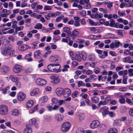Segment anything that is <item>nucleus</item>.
<instances>
[{
	"label": "nucleus",
	"instance_id": "nucleus-1",
	"mask_svg": "<svg viewBox=\"0 0 133 133\" xmlns=\"http://www.w3.org/2000/svg\"><path fill=\"white\" fill-rule=\"evenodd\" d=\"M12 46L10 44H8L7 46L2 49L1 53L4 56H10L15 54V51L14 50H12Z\"/></svg>",
	"mask_w": 133,
	"mask_h": 133
},
{
	"label": "nucleus",
	"instance_id": "nucleus-2",
	"mask_svg": "<svg viewBox=\"0 0 133 133\" xmlns=\"http://www.w3.org/2000/svg\"><path fill=\"white\" fill-rule=\"evenodd\" d=\"M70 127V124L68 122H65L61 126V129L62 132H66L69 130Z\"/></svg>",
	"mask_w": 133,
	"mask_h": 133
},
{
	"label": "nucleus",
	"instance_id": "nucleus-3",
	"mask_svg": "<svg viewBox=\"0 0 133 133\" xmlns=\"http://www.w3.org/2000/svg\"><path fill=\"white\" fill-rule=\"evenodd\" d=\"M8 109L7 107L4 105H0V114L2 115H5L7 114Z\"/></svg>",
	"mask_w": 133,
	"mask_h": 133
},
{
	"label": "nucleus",
	"instance_id": "nucleus-4",
	"mask_svg": "<svg viewBox=\"0 0 133 133\" xmlns=\"http://www.w3.org/2000/svg\"><path fill=\"white\" fill-rule=\"evenodd\" d=\"M49 61L52 63H58L60 61V58L56 55H52L49 58Z\"/></svg>",
	"mask_w": 133,
	"mask_h": 133
},
{
	"label": "nucleus",
	"instance_id": "nucleus-5",
	"mask_svg": "<svg viewBox=\"0 0 133 133\" xmlns=\"http://www.w3.org/2000/svg\"><path fill=\"white\" fill-rule=\"evenodd\" d=\"M63 96L66 98L69 96L71 94V91L70 90L67 88H65L63 89Z\"/></svg>",
	"mask_w": 133,
	"mask_h": 133
},
{
	"label": "nucleus",
	"instance_id": "nucleus-6",
	"mask_svg": "<svg viewBox=\"0 0 133 133\" xmlns=\"http://www.w3.org/2000/svg\"><path fill=\"white\" fill-rule=\"evenodd\" d=\"M22 69V67L19 64H16L13 67V71L15 73H19L21 72Z\"/></svg>",
	"mask_w": 133,
	"mask_h": 133
},
{
	"label": "nucleus",
	"instance_id": "nucleus-7",
	"mask_svg": "<svg viewBox=\"0 0 133 133\" xmlns=\"http://www.w3.org/2000/svg\"><path fill=\"white\" fill-rule=\"evenodd\" d=\"M99 122L97 120L93 121L90 124V128L92 129H94L97 128L99 124Z\"/></svg>",
	"mask_w": 133,
	"mask_h": 133
},
{
	"label": "nucleus",
	"instance_id": "nucleus-8",
	"mask_svg": "<svg viewBox=\"0 0 133 133\" xmlns=\"http://www.w3.org/2000/svg\"><path fill=\"white\" fill-rule=\"evenodd\" d=\"M79 34L78 32L74 30L71 32L69 36L72 38V40H74L75 39L76 37L78 36Z\"/></svg>",
	"mask_w": 133,
	"mask_h": 133
},
{
	"label": "nucleus",
	"instance_id": "nucleus-9",
	"mask_svg": "<svg viewBox=\"0 0 133 133\" xmlns=\"http://www.w3.org/2000/svg\"><path fill=\"white\" fill-rule=\"evenodd\" d=\"M26 95L23 92H21L17 95V99L20 101H23L26 97Z\"/></svg>",
	"mask_w": 133,
	"mask_h": 133
},
{
	"label": "nucleus",
	"instance_id": "nucleus-10",
	"mask_svg": "<svg viewBox=\"0 0 133 133\" xmlns=\"http://www.w3.org/2000/svg\"><path fill=\"white\" fill-rule=\"evenodd\" d=\"M36 82L38 85L42 86L45 85L46 83V81L44 79L38 78L36 80Z\"/></svg>",
	"mask_w": 133,
	"mask_h": 133
},
{
	"label": "nucleus",
	"instance_id": "nucleus-11",
	"mask_svg": "<svg viewBox=\"0 0 133 133\" xmlns=\"http://www.w3.org/2000/svg\"><path fill=\"white\" fill-rule=\"evenodd\" d=\"M29 48V46L28 44H23L19 45L18 46V50L21 51L25 50Z\"/></svg>",
	"mask_w": 133,
	"mask_h": 133
},
{
	"label": "nucleus",
	"instance_id": "nucleus-12",
	"mask_svg": "<svg viewBox=\"0 0 133 133\" xmlns=\"http://www.w3.org/2000/svg\"><path fill=\"white\" fill-rule=\"evenodd\" d=\"M34 57L36 58L39 59L41 58L42 55L40 51L39 50H36L34 52Z\"/></svg>",
	"mask_w": 133,
	"mask_h": 133
},
{
	"label": "nucleus",
	"instance_id": "nucleus-13",
	"mask_svg": "<svg viewBox=\"0 0 133 133\" xmlns=\"http://www.w3.org/2000/svg\"><path fill=\"white\" fill-rule=\"evenodd\" d=\"M103 16V14L102 13H99L96 12L95 14H92L91 16L92 18L96 19H98L102 18Z\"/></svg>",
	"mask_w": 133,
	"mask_h": 133
},
{
	"label": "nucleus",
	"instance_id": "nucleus-14",
	"mask_svg": "<svg viewBox=\"0 0 133 133\" xmlns=\"http://www.w3.org/2000/svg\"><path fill=\"white\" fill-rule=\"evenodd\" d=\"M26 127L23 130L24 133H31L32 129L30 128V126L28 124L26 125Z\"/></svg>",
	"mask_w": 133,
	"mask_h": 133
},
{
	"label": "nucleus",
	"instance_id": "nucleus-15",
	"mask_svg": "<svg viewBox=\"0 0 133 133\" xmlns=\"http://www.w3.org/2000/svg\"><path fill=\"white\" fill-rule=\"evenodd\" d=\"M60 67V65L58 63L53 64L52 72H58L59 71V70Z\"/></svg>",
	"mask_w": 133,
	"mask_h": 133
},
{
	"label": "nucleus",
	"instance_id": "nucleus-16",
	"mask_svg": "<svg viewBox=\"0 0 133 133\" xmlns=\"http://www.w3.org/2000/svg\"><path fill=\"white\" fill-rule=\"evenodd\" d=\"M123 61L124 62L129 63H133V60L131 59V57L130 56H127L124 58H123Z\"/></svg>",
	"mask_w": 133,
	"mask_h": 133
},
{
	"label": "nucleus",
	"instance_id": "nucleus-17",
	"mask_svg": "<svg viewBox=\"0 0 133 133\" xmlns=\"http://www.w3.org/2000/svg\"><path fill=\"white\" fill-rule=\"evenodd\" d=\"M10 70L9 67L7 66H3L1 71L4 73H6L9 71Z\"/></svg>",
	"mask_w": 133,
	"mask_h": 133
},
{
	"label": "nucleus",
	"instance_id": "nucleus-18",
	"mask_svg": "<svg viewBox=\"0 0 133 133\" xmlns=\"http://www.w3.org/2000/svg\"><path fill=\"white\" fill-rule=\"evenodd\" d=\"M87 58L89 61H94L95 58V55L92 54H91L89 55Z\"/></svg>",
	"mask_w": 133,
	"mask_h": 133
},
{
	"label": "nucleus",
	"instance_id": "nucleus-19",
	"mask_svg": "<svg viewBox=\"0 0 133 133\" xmlns=\"http://www.w3.org/2000/svg\"><path fill=\"white\" fill-rule=\"evenodd\" d=\"M56 94L58 96H61L62 94L63 93V89L61 88H57L55 91Z\"/></svg>",
	"mask_w": 133,
	"mask_h": 133
},
{
	"label": "nucleus",
	"instance_id": "nucleus-20",
	"mask_svg": "<svg viewBox=\"0 0 133 133\" xmlns=\"http://www.w3.org/2000/svg\"><path fill=\"white\" fill-rule=\"evenodd\" d=\"M36 122V119L35 118H33L29 120V126H31L34 125Z\"/></svg>",
	"mask_w": 133,
	"mask_h": 133
},
{
	"label": "nucleus",
	"instance_id": "nucleus-21",
	"mask_svg": "<svg viewBox=\"0 0 133 133\" xmlns=\"http://www.w3.org/2000/svg\"><path fill=\"white\" fill-rule=\"evenodd\" d=\"M74 57L75 59H76L78 61H80L81 60V54L79 52H78L76 53Z\"/></svg>",
	"mask_w": 133,
	"mask_h": 133
},
{
	"label": "nucleus",
	"instance_id": "nucleus-22",
	"mask_svg": "<svg viewBox=\"0 0 133 133\" xmlns=\"http://www.w3.org/2000/svg\"><path fill=\"white\" fill-rule=\"evenodd\" d=\"M91 100L93 103H96L99 101V98L96 96H93L91 98Z\"/></svg>",
	"mask_w": 133,
	"mask_h": 133
},
{
	"label": "nucleus",
	"instance_id": "nucleus-23",
	"mask_svg": "<svg viewBox=\"0 0 133 133\" xmlns=\"http://www.w3.org/2000/svg\"><path fill=\"white\" fill-rule=\"evenodd\" d=\"M34 102L33 100H30L28 101L27 102L26 107L27 108H30L33 105Z\"/></svg>",
	"mask_w": 133,
	"mask_h": 133
},
{
	"label": "nucleus",
	"instance_id": "nucleus-24",
	"mask_svg": "<svg viewBox=\"0 0 133 133\" xmlns=\"http://www.w3.org/2000/svg\"><path fill=\"white\" fill-rule=\"evenodd\" d=\"M19 114V111L17 109L12 110L11 111V114L15 116H17Z\"/></svg>",
	"mask_w": 133,
	"mask_h": 133
},
{
	"label": "nucleus",
	"instance_id": "nucleus-25",
	"mask_svg": "<svg viewBox=\"0 0 133 133\" xmlns=\"http://www.w3.org/2000/svg\"><path fill=\"white\" fill-rule=\"evenodd\" d=\"M39 92V89L38 88H36L32 91H31L30 93V95L31 96L36 95Z\"/></svg>",
	"mask_w": 133,
	"mask_h": 133
},
{
	"label": "nucleus",
	"instance_id": "nucleus-26",
	"mask_svg": "<svg viewBox=\"0 0 133 133\" xmlns=\"http://www.w3.org/2000/svg\"><path fill=\"white\" fill-rule=\"evenodd\" d=\"M117 130L115 128H110L108 131V133H117Z\"/></svg>",
	"mask_w": 133,
	"mask_h": 133
},
{
	"label": "nucleus",
	"instance_id": "nucleus-27",
	"mask_svg": "<svg viewBox=\"0 0 133 133\" xmlns=\"http://www.w3.org/2000/svg\"><path fill=\"white\" fill-rule=\"evenodd\" d=\"M12 28H13L15 29L17 26V25L16 24L18 22L14 19H13L12 20Z\"/></svg>",
	"mask_w": 133,
	"mask_h": 133
},
{
	"label": "nucleus",
	"instance_id": "nucleus-28",
	"mask_svg": "<svg viewBox=\"0 0 133 133\" xmlns=\"http://www.w3.org/2000/svg\"><path fill=\"white\" fill-rule=\"evenodd\" d=\"M63 31L68 34H70L71 33L70 29L68 27H65L63 28Z\"/></svg>",
	"mask_w": 133,
	"mask_h": 133
},
{
	"label": "nucleus",
	"instance_id": "nucleus-29",
	"mask_svg": "<svg viewBox=\"0 0 133 133\" xmlns=\"http://www.w3.org/2000/svg\"><path fill=\"white\" fill-rule=\"evenodd\" d=\"M42 25L40 23L36 24L34 26V28L35 29H39L42 28Z\"/></svg>",
	"mask_w": 133,
	"mask_h": 133
},
{
	"label": "nucleus",
	"instance_id": "nucleus-30",
	"mask_svg": "<svg viewBox=\"0 0 133 133\" xmlns=\"http://www.w3.org/2000/svg\"><path fill=\"white\" fill-rule=\"evenodd\" d=\"M119 97L120 98L119 99V102L122 104H124L125 102V100L124 98L122 96L120 95Z\"/></svg>",
	"mask_w": 133,
	"mask_h": 133
},
{
	"label": "nucleus",
	"instance_id": "nucleus-31",
	"mask_svg": "<svg viewBox=\"0 0 133 133\" xmlns=\"http://www.w3.org/2000/svg\"><path fill=\"white\" fill-rule=\"evenodd\" d=\"M81 56L82 59L83 60H85L87 56L86 53L84 52H82L81 53Z\"/></svg>",
	"mask_w": 133,
	"mask_h": 133
},
{
	"label": "nucleus",
	"instance_id": "nucleus-32",
	"mask_svg": "<svg viewBox=\"0 0 133 133\" xmlns=\"http://www.w3.org/2000/svg\"><path fill=\"white\" fill-rule=\"evenodd\" d=\"M106 127L105 124H102L98 128L99 130L101 131H102L106 129Z\"/></svg>",
	"mask_w": 133,
	"mask_h": 133
},
{
	"label": "nucleus",
	"instance_id": "nucleus-33",
	"mask_svg": "<svg viewBox=\"0 0 133 133\" xmlns=\"http://www.w3.org/2000/svg\"><path fill=\"white\" fill-rule=\"evenodd\" d=\"M89 2V0H80L79 1V3L81 5H84L85 3H88Z\"/></svg>",
	"mask_w": 133,
	"mask_h": 133
},
{
	"label": "nucleus",
	"instance_id": "nucleus-34",
	"mask_svg": "<svg viewBox=\"0 0 133 133\" xmlns=\"http://www.w3.org/2000/svg\"><path fill=\"white\" fill-rule=\"evenodd\" d=\"M110 23L109 24V26L111 27H113L115 23V20L113 19H111L110 20Z\"/></svg>",
	"mask_w": 133,
	"mask_h": 133
},
{
	"label": "nucleus",
	"instance_id": "nucleus-35",
	"mask_svg": "<svg viewBox=\"0 0 133 133\" xmlns=\"http://www.w3.org/2000/svg\"><path fill=\"white\" fill-rule=\"evenodd\" d=\"M128 75L129 77L133 76V69H130L128 71Z\"/></svg>",
	"mask_w": 133,
	"mask_h": 133
},
{
	"label": "nucleus",
	"instance_id": "nucleus-36",
	"mask_svg": "<svg viewBox=\"0 0 133 133\" xmlns=\"http://www.w3.org/2000/svg\"><path fill=\"white\" fill-rule=\"evenodd\" d=\"M77 83V86L78 87H80L82 86L83 87L85 86V83L82 81H80L78 82Z\"/></svg>",
	"mask_w": 133,
	"mask_h": 133
},
{
	"label": "nucleus",
	"instance_id": "nucleus-37",
	"mask_svg": "<svg viewBox=\"0 0 133 133\" xmlns=\"http://www.w3.org/2000/svg\"><path fill=\"white\" fill-rule=\"evenodd\" d=\"M9 89V88L8 86L6 87L5 88H3L2 90L3 91L2 92V93L4 94H5L6 93L7 91Z\"/></svg>",
	"mask_w": 133,
	"mask_h": 133
},
{
	"label": "nucleus",
	"instance_id": "nucleus-38",
	"mask_svg": "<svg viewBox=\"0 0 133 133\" xmlns=\"http://www.w3.org/2000/svg\"><path fill=\"white\" fill-rule=\"evenodd\" d=\"M41 100L43 103L47 102L48 100V98L46 96H43L41 98Z\"/></svg>",
	"mask_w": 133,
	"mask_h": 133
},
{
	"label": "nucleus",
	"instance_id": "nucleus-39",
	"mask_svg": "<svg viewBox=\"0 0 133 133\" xmlns=\"http://www.w3.org/2000/svg\"><path fill=\"white\" fill-rule=\"evenodd\" d=\"M52 9V6L46 5L44 6V11L51 10Z\"/></svg>",
	"mask_w": 133,
	"mask_h": 133
},
{
	"label": "nucleus",
	"instance_id": "nucleus-40",
	"mask_svg": "<svg viewBox=\"0 0 133 133\" xmlns=\"http://www.w3.org/2000/svg\"><path fill=\"white\" fill-rule=\"evenodd\" d=\"M53 67V64H50L48 65L47 68L50 71L52 72Z\"/></svg>",
	"mask_w": 133,
	"mask_h": 133
},
{
	"label": "nucleus",
	"instance_id": "nucleus-41",
	"mask_svg": "<svg viewBox=\"0 0 133 133\" xmlns=\"http://www.w3.org/2000/svg\"><path fill=\"white\" fill-rule=\"evenodd\" d=\"M76 42L77 43L83 44L85 42V40L81 38H78L76 39Z\"/></svg>",
	"mask_w": 133,
	"mask_h": 133
},
{
	"label": "nucleus",
	"instance_id": "nucleus-42",
	"mask_svg": "<svg viewBox=\"0 0 133 133\" xmlns=\"http://www.w3.org/2000/svg\"><path fill=\"white\" fill-rule=\"evenodd\" d=\"M23 28L24 26H20L18 27L17 26L16 28H15V31L16 32H17L18 31L21 30L23 29Z\"/></svg>",
	"mask_w": 133,
	"mask_h": 133
},
{
	"label": "nucleus",
	"instance_id": "nucleus-43",
	"mask_svg": "<svg viewBox=\"0 0 133 133\" xmlns=\"http://www.w3.org/2000/svg\"><path fill=\"white\" fill-rule=\"evenodd\" d=\"M69 68V65H66L64 66L63 68L62 69V71L63 72L67 71H68V69Z\"/></svg>",
	"mask_w": 133,
	"mask_h": 133
},
{
	"label": "nucleus",
	"instance_id": "nucleus-44",
	"mask_svg": "<svg viewBox=\"0 0 133 133\" xmlns=\"http://www.w3.org/2000/svg\"><path fill=\"white\" fill-rule=\"evenodd\" d=\"M126 102L129 104L130 105H133V101H131V99L129 98H127Z\"/></svg>",
	"mask_w": 133,
	"mask_h": 133
},
{
	"label": "nucleus",
	"instance_id": "nucleus-45",
	"mask_svg": "<svg viewBox=\"0 0 133 133\" xmlns=\"http://www.w3.org/2000/svg\"><path fill=\"white\" fill-rule=\"evenodd\" d=\"M12 81L13 82H16L18 81L17 77L16 76H11L10 77Z\"/></svg>",
	"mask_w": 133,
	"mask_h": 133
},
{
	"label": "nucleus",
	"instance_id": "nucleus-46",
	"mask_svg": "<svg viewBox=\"0 0 133 133\" xmlns=\"http://www.w3.org/2000/svg\"><path fill=\"white\" fill-rule=\"evenodd\" d=\"M88 2V3H85L84 5V8L85 9H88L90 8L91 7V5Z\"/></svg>",
	"mask_w": 133,
	"mask_h": 133
},
{
	"label": "nucleus",
	"instance_id": "nucleus-47",
	"mask_svg": "<svg viewBox=\"0 0 133 133\" xmlns=\"http://www.w3.org/2000/svg\"><path fill=\"white\" fill-rule=\"evenodd\" d=\"M78 94V92L77 91H74L72 93V96L73 98L77 97V95Z\"/></svg>",
	"mask_w": 133,
	"mask_h": 133
},
{
	"label": "nucleus",
	"instance_id": "nucleus-48",
	"mask_svg": "<svg viewBox=\"0 0 133 133\" xmlns=\"http://www.w3.org/2000/svg\"><path fill=\"white\" fill-rule=\"evenodd\" d=\"M37 105H36L34 108L30 110L29 112V113H32L34 112L36 110L37 108Z\"/></svg>",
	"mask_w": 133,
	"mask_h": 133
},
{
	"label": "nucleus",
	"instance_id": "nucleus-49",
	"mask_svg": "<svg viewBox=\"0 0 133 133\" xmlns=\"http://www.w3.org/2000/svg\"><path fill=\"white\" fill-rule=\"evenodd\" d=\"M63 118V116L61 115H58L56 116V119L57 120L59 121H62Z\"/></svg>",
	"mask_w": 133,
	"mask_h": 133
},
{
	"label": "nucleus",
	"instance_id": "nucleus-50",
	"mask_svg": "<svg viewBox=\"0 0 133 133\" xmlns=\"http://www.w3.org/2000/svg\"><path fill=\"white\" fill-rule=\"evenodd\" d=\"M38 42L35 41L33 42L32 44V49H35L37 46Z\"/></svg>",
	"mask_w": 133,
	"mask_h": 133
},
{
	"label": "nucleus",
	"instance_id": "nucleus-51",
	"mask_svg": "<svg viewBox=\"0 0 133 133\" xmlns=\"http://www.w3.org/2000/svg\"><path fill=\"white\" fill-rule=\"evenodd\" d=\"M84 115L83 114H80L79 115V118L81 121L84 119Z\"/></svg>",
	"mask_w": 133,
	"mask_h": 133
},
{
	"label": "nucleus",
	"instance_id": "nucleus-52",
	"mask_svg": "<svg viewBox=\"0 0 133 133\" xmlns=\"http://www.w3.org/2000/svg\"><path fill=\"white\" fill-rule=\"evenodd\" d=\"M91 80L93 81H95L97 78V76L95 75H92L90 76Z\"/></svg>",
	"mask_w": 133,
	"mask_h": 133
},
{
	"label": "nucleus",
	"instance_id": "nucleus-53",
	"mask_svg": "<svg viewBox=\"0 0 133 133\" xmlns=\"http://www.w3.org/2000/svg\"><path fill=\"white\" fill-rule=\"evenodd\" d=\"M69 54L70 57H71L72 59V60H74L75 58L74 57H73L74 56V53L72 51H70L69 52Z\"/></svg>",
	"mask_w": 133,
	"mask_h": 133
},
{
	"label": "nucleus",
	"instance_id": "nucleus-54",
	"mask_svg": "<svg viewBox=\"0 0 133 133\" xmlns=\"http://www.w3.org/2000/svg\"><path fill=\"white\" fill-rule=\"evenodd\" d=\"M89 24L92 25L96 26L97 25V24L95 22H94L93 21L91 20H89Z\"/></svg>",
	"mask_w": 133,
	"mask_h": 133
},
{
	"label": "nucleus",
	"instance_id": "nucleus-55",
	"mask_svg": "<svg viewBox=\"0 0 133 133\" xmlns=\"http://www.w3.org/2000/svg\"><path fill=\"white\" fill-rule=\"evenodd\" d=\"M58 77V75H54L50 76V78L52 79L55 80V79H57Z\"/></svg>",
	"mask_w": 133,
	"mask_h": 133
},
{
	"label": "nucleus",
	"instance_id": "nucleus-56",
	"mask_svg": "<svg viewBox=\"0 0 133 133\" xmlns=\"http://www.w3.org/2000/svg\"><path fill=\"white\" fill-rule=\"evenodd\" d=\"M123 30H116V32L119 35H121L122 36H123Z\"/></svg>",
	"mask_w": 133,
	"mask_h": 133
},
{
	"label": "nucleus",
	"instance_id": "nucleus-57",
	"mask_svg": "<svg viewBox=\"0 0 133 133\" xmlns=\"http://www.w3.org/2000/svg\"><path fill=\"white\" fill-rule=\"evenodd\" d=\"M108 2L107 5V7L109 8H110L112 6V2L109 1H108Z\"/></svg>",
	"mask_w": 133,
	"mask_h": 133
},
{
	"label": "nucleus",
	"instance_id": "nucleus-58",
	"mask_svg": "<svg viewBox=\"0 0 133 133\" xmlns=\"http://www.w3.org/2000/svg\"><path fill=\"white\" fill-rule=\"evenodd\" d=\"M114 44L115 48H118L121 44V43L119 41L115 42Z\"/></svg>",
	"mask_w": 133,
	"mask_h": 133
},
{
	"label": "nucleus",
	"instance_id": "nucleus-59",
	"mask_svg": "<svg viewBox=\"0 0 133 133\" xmlns=\"http://www.w3.org/2000/svg\"><path fill=\"white\" fill-rule=\"evenodd\" d=\"M74 25L76 27L79 26L80 25L79 21H75L74 23Z\"/></svg>",
	"mask_w": 133,
	"mask_h": 133
},
{
	"label": "nucleus",
	"instance_id": "nucleus-60",
	"mask_svg": "<svg viewBox=\"0 0 133 133\" xmlns=\"http://www.w3.org/2000/svg\"><path fill=\"white\" fill-rule=\"evenodd\" d=\"M123 69V66H118L116 67V70L117 71H118L122 69Z\"/></svg>",
	"mask_w": 133,
	"mask_h": 133
},
{
	"label": "nucleus",
	"instance_id": "nucleus-61",
	"mask_svg": "<svg viewBox=\"0 0 133 133\" xmlns=\"http://www.w3.org/2000/svg\"><path fill=\"white\" fill-rule=\"evenodd\" d=\"M133 3V0H130L129 2V4H127V7H130V6H129L132 5V3Z\"/></svg>",
	"mask_w": 133,
	"mask_h": 133
},
{
	"label": "nucleus",
	"instance_id": "nucleus-62",
	"mask_svg": "<svg viewBox=\"0 0 133 133\" xmlns=\"http://www.w3.org/2000/svg\"><path fill=\"white\" fill-rule=\"evenodd\" d=\"M124 78L123 79L122 83L123 84H127V77H123Z\"/></svg>",
	"mask_w": 133,
	"mask_h": 133
},
{
	"label": "nucleus",
	"instance_id": "nucleus-63",
	"mask_svg": "<svg viewBox=\"0 0 133 133\" xmlns=\"http://www.w3.org/2000/svg\"><path fill=\"white\" fill-rule=\"evenodd\" d=\"M117 103L116 101L115 100H112L110 101V104L112 105H115Z\"/></svg>",
	"mask_w": 133,
	"mask_h": 133
},
{
	"label": "nucleus",
	"instance_id": "nucleus-64",
	"mask_svg": "<svg viewBox=\"0 0 133 133\" xmlns=\"http://www.w3.org/2000/svg\"><path fill=\"white\" fill-rule=\"evenodd\" d=\"M129 113L131 116H133V108H131L130 109Z\"/></svg>",
	"mask_w": 133,
	"mask_h": 133
}]
</instances>
